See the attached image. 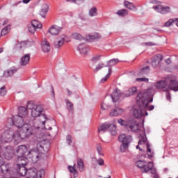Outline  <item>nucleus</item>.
<instances>
[{"instance_id":"59","label":"nucleus","mask_w":178,"mask_h":178,"mask_svg":"<svg viewBox=\"0 0 178 178\" xmlns=\"http://www.w3.org/2000/svg\"><path fill=\"white\" fill-rule=\"evenodd\" d=\"M171 60H170V58H168L165 60V63H167V65H170L171 63Z\"/></svg>"},{"instance_id":"31","label":"nucleus","mask_w":178,"mask_h":178,"mask_svg":"<svg viewBox=\"0 0 178 178\" xmlns=\"http://www.w3.org/2000/svg\"><path fill=\"white\" fill-rule=\"evenodd\" d=\"M106 72H107V74L106 76L100 80V83H105L108 81V79L111 77V74H112V69L111 67H106Z\"/></svg>"},{"instance_id":"32","label":"nucleus","mask_w":178,"mask_h":178,"mask_svg":"<svg viewBox=\"0 0 178 178\" xmlns=\"http://www.w3.org/2000/svg\"><path fill=\"white\" fill-rule=\"evenodd\" d=\"M149 73V67L146 66V67L142 68L139 71L138 76H139V77H141V76H145V75L148 74Z\"/></svg>"},{"instance_id":"61","label":"nucleus","mask_w":178,"mask_h":178,"mask_svg":"<svg viewBox=\"0 0 178 178\" xmlns=\"http://www.w3.org/2000/svg\"><path fill=\"white\" fill-rule=\"evenodd\" d=\"M67 92L68 95H72V91H70L69 89H67Z\"/></svg>"},{"instance_id":"36","label":"nucleus","mask_w":178,"mask_h":178,"mask_svg":"<svg viewBox=\"0 0 178 178\" xmlns=\"http://www.w3.org/2000/svg\"><path fill=\"white\" fill-rule=\"evenodd\" d=\"M15 125V117L13 118H8L6 121V126L10 127L9 129H13V126Z\"/></svg>"},{"instance_id":"42","label":"nucleus","mask_w":178,"mask_h":178,"mask_svg":"<svg viewBox=\"0 0 178 178\" xmlns=\"http://www.w3.org/2000/svg\"><path fill=\"white\" fill-rule=\"evenodd\" d=\"M129 149V145L122 143L120 146V152H126Z\"/></svg>"},{"instance_id":"46","label":"nucleus","mask_w":178,"mask_h":178,"mask_svg":"<svg viewBox=\"0 0 178 178\" xmlns=\"http://www.w3.org/2000/svg\"><path fill=\"white\" fill-rule=\"evenodd\" d=\"M6 88L5 87V86H2L0 88V95L1 97H5V95H6Z\"/></svg>"},{"instance_id":"17","label":"nucleus","mask_w":178,"mask_h":178,"mask_svg":"<svg viewBox=\"0 0 178 178\" xmlns=\"http://www.w3.org/2000/svg\"><path fill=\"white\" fill-rule=\"evenodd\" d=\"M159 1H156V10L159 13H161L162 15H166V13H170V7L169 6H163L159 5Z\"/></svg>"},{"instance_id":"35","label":"nucleus","mask_w":178,"mask_h":178,"mask_svg":"<svg viewBox=\"0 0 178 178\" xmlns=\"http://www.w3.org/2000/svg\"><path fill=\"white\" fill-rule=\"evenodd\" d=\"M88 15L90 16V17L97 16L98 15V9H97V7H92L90 8L89 10Z\"/></svg>"},{"instance_id":"4","label":"nucleus","mask_w":178,"mask_h":178,"mask_svg":"<svg viewBox=\"0 0 178 178\" xmlns=\"http://www.w3.org/2000/svg\"><path fill=\"white\" fill-rule=\"evenodd\" d=\"M26 108L28 111H31V116L32 118H38L40 116V123H42V124H45L47 117H45L44 115H42V112H44L42 106L35 104L34 102L31 101L27 103Z\"/></svg>"},{"instance_id":"52","label":"nucleus","mask_w":178,"mask_h":178,"mask_svg":"<svg viewBox=\"0 0 178 178\" xmlns=\"http://www.w3.org/2000/svg\"><path fill=\"white\" fill-rule=\"evenodd\" d=\"M142 45L143 47H154L155 46V43L152 42H147L142 43Z\"/></svg>"},{"instance_id":"29","label":"nucleus","mask_w":178,"mask_h":178,"mask_svg":"<svg viewBox=\"0 0 178 178\" xmlns=\"http://www.w3.org/2000/svg\"><path fill=\"white\" fill-rule=\"evenodd\" d=\"M98 38H101V35L98 33H95L94 35H88L86 37V41H89V42L94 41V40H98Z\"/></svg>"},{"instance_id":"28","label":"nucleus","mask_w":178,"mask_h":178,"mask_svg":"<svg viewBox=\"0 0 178 178\" xmlns=\"http://www.w3.org/2000/svg\"><path fill=\"white\" fill-rule=\"evenodd\" d=\"M27 111H29V109H27V107L26 108L23 106L19 107L18 116H21L26 119V117L27 116Z\"/></svg>"},{"instance_id":"38","label":"nucleus","mask_w":178,"mask_h":178,"mask_svg":"<svg viewBox=\"0 0 178 178\" xmlns=\"http://www.w3.org/2000/svg\"><path fill=\"white\" fill-rule=\"evenodd\" d=\"M100 58H101V56H99V55L94 56L91 58V65H92V66H95V63H97V62H98V60H99Z\"/></svg>"},{"instance_id":"48","label":"nucleus","mask_w":178,"mask_h":178,"mask_svg":"<svg viewBox=\"0 0 178 178\" xmlns=\"http://www.w3.org/2000/svg\"><path fill=\"white\" fill-rule=\"evenodd\" d=\"M135 81H137L138 83H148V81H149V79H148L147 78H137L136 79Z\"/></svg>"},{"instance_id":"34","label":"nucleus","mask_w":178,"mask_h":178,"mask_svg":"<svg viewBox=\"0 0 178 178\" xmlns=\"http://www.w3.org/2000/svg\"><path fill=\"white\" fill-rule=\"evenodd\" d=\"M124 6L125 8H127V9H129V10H136V6L131 2L125 1L124 2Z\"/></svg>"},{"instance_id":"22","label":"nucleus","mask_w":178,"mask_h":178,"mask_svg":"<svg viewBox=\"0 0 178 178\" xmlns=\"http://www.w3.org/2000/svg\"><path fill=\"white\" fill-rule=\"evenodd\" d=\"M77 50L81 55H87L88 54V47L86 44H81L77 47Z\"/></svg>"},{"instance_id":"57","label":"nucleus","mask_w":178,"mask_h":178,"mask_svg":"<svg viewBox=\"0 0 178 178\" xmlns=\"http://www.w3.org/2000/svg\"><path fill=\"white\" fill-rule=\"evenodd\" d=\"M97 162L98 165H99L100 166L104 165V159H99L98 160H97Z\"/></svg>"},{"instance_id":"49","label":"nucleus","mask_w":178,"mask_h":178,"mask_svg":"<svg viewBox=\"0 0 178 178\" xmlns=\"http://www.w3.org/2000/svg\"><path fill=\"white\" fill-rule=\"evenodd\" d=\"M118 62L119 60L117 58L111 60L108 63V66H115V65H118Z\"/></svg>"},{"instance_id":"45","label":"nucleus","mask_w":178,"mask_h":178,"mask_svg":"<svg viewBox=\"0 0 178 178\" xmlns=\"http://www.w3.org/2000/svg\"><path fill=\"white\" fill-rule=\"evenodd\" d=\"M163 60V56L162 54H157L156 56V62H158L157 66H161V62Z\"/></svg>"},{"instance_id":"43","label":"nucleus","mask_w":178,"mask_h":178,"mask_svg":"<svg viewBox=\"0 0 178 178\" xmlns=\"http://www.w3.org/2000/svg\"><path fill=\"white\" fill-rule=\"evenodd\" d=\"M65 2L70 3H74L75 5H80V3H83L84 0H65Z\"/></svg>"},{"instance_id":"13","label":"nucleus","mask_w":178,"mask_h":178,"mask_svg":"<svg viewBox=\"0 0 178 178\" xmlns=\"http://www.w3.org/2000/svg\"><path fill=\"white\" fill-rule=\"evenodd\" d=\"M44 170H38L36 168H29L27 170L26 178H42L44 176Z\"/></svg>"},{"instance_id":"41","label":"nucleus","mask_w":178,"mask_h":178,"mask_svg":"<svg viewBox=\"0 0 178 178\" xmlns=\"http://www.w3.org/2000/svg\"><path fill=\"white\" fill-rule=\"evenodd\" d=\"M10 31V26H7L1 30V35H6Z\"/></svg>"},{"instance_id":"51","label":"nucleus","mask_w":178,"mask_h":178,"mask_svg":"<svg viewBox=\"0 0 178 178\" xmlns=\"http://www.w3.org/2000/svg\"><path fill=\"white\" fill-rule=\"evenodd\" d=\"M103 67H105V65L104 64H99L98 66L95 67V69H94L95 73L99 72V70H101V69H102Z\"/></svg>"},{"instance_id":"14","label":"nucleus","mask_w":178,"mask_h":178,"mask_svg":"<svg viewBox=\"0 0 178 178\" xmlns=\"http://www.w3.org/2000/svg\"><path fill=\"white\" fill-rule=\"evenodd\" d=\"M2 152L5 159H7V161L13 158V148L12 147H3L2 145H0V154H2Z\"/></svg>"},{"instance_id":"33","label":"nucleus","mask_w":178,"mask_h":178,"mask_svg":"<svg viewBox=\"0 0 178 178\" xmlns=\"http://www.w3.org/2000/svg\"><path fill=\"white\" fill-rule=\"evenodd\" d=\"M48 9H49L48 4L43 3L40 9V15L44 16L48 12Z\"/></svg>"},{"instance_id":"50","label":"nucleus","mask_w":178,"mask_h":178,"mask_svg":"<svg viewBox=\"0 0 178 178\" xmlns=\"http://www.w3.org/2000/svg\"><path fill=\"white\" fill-rule=\"evenodd\" d=\"M68 170L71 173H74V175H76V173H77V169H76L75 165L68 166Z\"/></svg>"},{"instance_id":"55","label":"nucleus","mask_w":178,"mask_h":178,"mask_svg":"<svg viewBox=\"0 0 178 178\" xmlns=\"http://www.w3.org/2000/svg\"><path fill=\"white\" fill-rule=\"evenodd\" d=\"M66 140H67V143L68 145H70L72 143V136L67 135Z\"/></svg>"},{"instance_id":"26","label":"nucleus","mask_w":178,"mask_h":178,"mask_svg":"<svg viewBox=\"0 0 178 178\" xmlns=\"http://www.w3.org/2000/svg\"><path fill=\"white\" fill-rule=\"evenodd\" d=\"M119 97H120V90L116 88L114 90L111 95V98L113 99V102H117L118 99H119Z\"/></svg>"},{"instance_id":"19","label":"nucleus","mask_w":178,"mask_h":178,"mask_svg":"<svg viewBox=\"0 0 178 178\" xmlns=\"http://www.w3.org/2000/svg\"><path fill=\"white\" fill-rule=\"evenodd\" d=\"M124 113V109L115 107L114 109H112L110 111V116L115 117V116H122Z\"/></svg>"},{"instance_id":"47","label":"nucleus","mask_w":178,"mask_h":178,"mask_svg":"<svg viewBox=\"0 0 178 178\" xmlns=\"http://www.w3.org/2000/svg\"><path fill=\"white\" fill-rule=\"evenodd\" d=\"M175 22H176V20L175 19H170L168 21H167L164 26L165 27H170V26H172V24H173V23H175Z\"/></svg>"},{"instance_id":"56","label":"nucleus","mask_w":178,"mask_h":178,"mask_svg":"<svg viewBox=\"0 0 178 178\" xmlns=\"http://www.w3.org/2000/svg\"><path fill=\"white\" fill-rule=\"evenodd\" d=\"M165 92L166 93V99L167 101H169L170 102L171 99H172V96L170 95V92H169V91H165Z\"/></svg>"},{"instance_id":"54","label":"nucleus","mask_w":178,"mask_h":178,"mask_svg":"<svg viewBox=\"0 0 178 178\" xmlns=\"http://www.w3.org/2000/svg\"><path fill=\"white\" fill-rule=\"evenodd\" d=\"M97 151L99 155H104V154H102V147H101L100 145H97Z\"/></svg>"},{"instance_id":"39","label":"nucleus","mask_w":178,"mask_h":178,"mask_svg":"<svg viewBox=\"0 0 178 178\" xmlns=\"http://www.w3.org/2000/svg\"><path fill=\"white\" fill-rule=\"evenodd\" d=\"M149 8L156 10V0H151L149 3Z\"/></svg>"},{"instance_id":"25","label":"nucleus","mask_w":178,"mask_h":178,"mask_svg":"<svg viewBox=\"0 0 178 178\" xmlns=\"http://www.w3.org/2000/svg\"><path fill=\"white\" fill-rule=\"evenodd\" d=\"M76 163H77V168L79 169V172H84L85 170L84 161L79 157L76 160Z\"/></svg>"},{"instance_id":"23","label":"nucleus","mask_w":178,"mask_h":178,"mask_svg":"<svg viewBox=\"0 0 178 178\" xmlns=\"http://www.w3.org/2000/svg\"><path fill=\"white\" fill-rule=\"evenodd\" d=\"M25 48H27V42L26 41L18 42L14 46V49L16 51H21V49H24Z\"/></svg>"},{"instance_id":"63","label":"nucleus","mask_w":178,"mask_h":178,"mask_svg":"<svg viewBox=\"0 0 178 178\" xmlns=\"http://www.w3.org/2000/svg\"><path fill=\"white\" fill-rule=\"evenodd\" d=\"M2 52H3V49L0 48V54H2Z\"/></svg>"},{"instance_id":"1","label":"nucleus","mask_w":178,"mask_h":178,"mask_svg":"<svg viewBox=\"0 0 178 178\" xmlns=\"http://www.w3.org/2000/svg\"><path fill=\"white\" fill-rule=\"evenodd\" d=\"M24 120H26V118L20 115L14 116V126L19 130H15L13 128L6 129L1 135V143L3 144V143L14 141L15 144H19L23 140L33 136L35 133L34 127L24 122Z\"/></svg>"},{"instance_id":"18","label":"nucleus","mask_w":178,"mask_h":178,"mask_svg":"<svg viewBox=\"0 0 178 178\" xmlns=\"http://www.w3.org/2000/svg\"><path fill=\"white\" fill-rule=\"evenodd\" d=\"M131 140V136H126V134H122L118 138V141H120V143H122V144H126L127 145H129Z\"/></svg>"},{"instance_id":"3","label":"nucleus","mask_w":178,"mask_h":178,"mask_svg":"<svg viewBox=\"0 0 178 178\" xmlns=\"http://www.w3.org/2000/svg\"><path fill=\"white\" fill-rule=\"evenodd\" d=\"M157 88H163V91H178V81L172 75H168L164 81L157 82Z\"/></svg>"},{"instance_id":"15","label":"nucleus","mask_w":178,"mask_h":178,"mask_svg":"<svg viewBox=\"0 0 178 178\" xmlns=\"http://www.w3.org/2000/svg\"><path fill=\"white\" fill-rule=\"evenodd\" d=\"M31 26L32 27L29 28V31L31 34H34L37 30H41L42 29V24L35 19L32 20Z\"/></svg>"},{"instance_id":"24","label":"nucleus","mask_w":178,"mask_h":178,"mask_svg":"<svg viewBox=\"0 0 178 178\" xmlns=\"http://www.w3.org/2000/svg\"><path fill=\"white\" fill-rule=\"evenodd\" d=\"M21 66H26L30 63V54H25L24 55L19 61Z\"/></svg>"},{"instance_id":"16","label":"nucleus","mask_w":178,"mask_h":178,"mask_svg":"<svg viewBox=\"0 0 178 178\" xmlns=\"http://www.w3.org/2000/svg\"><path fill=\"white\" fill-rule=\"evenodd\" d=\"M65 40H66V36L65 35H62L58 37L54 42V47L56 49H60V48H62L65 44Z\"/></svg>"},{"instance_id":"7","label":"nucleus","mask_w":178,"mask_h":178,"mask_svg":"<svg viewBox=\"0 0 178 178\" xmlns=\"http://www.w3.org/2000/svg\"><path fill=\"white\" fill-rule=\"evenodd\" d=\"M147 149V155L149 159L154 158V152H152V149H151V146L148 143V140H147V136L145 135L141 136L138 141V145L136 146V149H140V151H144V149Z\"/></svg>"},{"instance_id":"8","label":"nucleus","mask_w":178,"mask_h":178,"mask_svg":"<svg viewBox=\"0 0 178 178\" xmlns=\"http://www.w3.org/2000/svg\"><path fill=\"white\" fill-rule=\"evenodd\" d=\"M118 123L121 126H124L127 129H130L132 131H138V130H140V127L138 126V124L136 122L134 119H129L127 121H125L123 119H118Z\"/></svg>"},{"instance_id":"64","label":"nucleus","mask_w":178,"mask_h":178,"mask_svg":"<svg viewBox=\"0 0 178 178\" xmlns=\"http://www.w3.org/2000/svg\"><path fill=\"white\" fill-rule=\"evenodd\" d=\"M80 17H81V19L82 20H86V17H81V16H80Z\"/></svg>"},{"instance_id":"58","label":"nucleus","mask_w":178,"mask_h":178,"mask_svg":"<svg viewBox=\"0 0 178 178\" xmlns=\"http://www.w3.org/2000/svg\"><path fill=\"white\" fill-rule=\"evenodd\" d=\"M152 65L153 66V67H156V59L155 58H152Z\"/></svg>"},{"instance_id":"53","label":"nucleus","mask_w":178,"mask_h":178,"mask_svg":"<svg viewBox=\"0 0 178 178\" xmlns=\"http://www.w3.org/2000/svg\"><path fill=\"white\" fill-rule=\"evenodd\" d=\"M67 108L69 111L73 110V104L70 102L69 100H67Z\"/></svg>"},{"instance_id":"12","label":"nucleus","mask_w":178,"mask_h":178,"mask_svg":"<svg viewBox=\"0 0 178 178\" xmlns=\"http://www.w3.org/2000/svg\"><path fill=\"white\" fill-rule=\"evenodd\" d=\"M106 130H109L112 136H116L117 132H116V125L115 124H110L108 123H104L98 129L99 133H105Z\"/></svg>"},{"instance_id":"11","label":"nucleus","mask_w":178,"mask_h":178,"mask_svg":"<svg viewBox=\"0 0 178 178\" xmlns=\"http://www.w3.org/2000/svg\"><path fill=\"white\" fill-rule=\"evenodd\" d=\"M0 170L1 173L4 175H12L13 173V170L10 168V163H4L3 158L2 156H0Z\"/></svg>"},{"instance_id":"40","label":"nucleus","mask_w":178,"mask_h":178,"mask_svg":"<svg viewBox=\"0 0 178 178\" xmlns=\"http://www.w3.org/2000/svg\"><path fill=\"white\" fill-rule=\"evenodd\" d=\"M72 38H74V40H79V41H81V40H83V36L78 33H72Z\"/></svg>"},{"instance_id":"10","label":"nucleus","mask_w":178,"mask_h":178,"mask_svg":"<svg viewBox=\"0 0 178 178\" xmlns=\"http://www.w3.org/2000/svg\"><path fill=\"white\" fill-rule=\"evenodd\" d=\"M17 169L14 170L13 168H12V165L10 164V168L13 170V173L10 175H4V176H12L13 175H16V173H18L19 176H26L27 175V169H26V164L22 165V161L17 162Z\"/></svg>"},{"instance_id":"9","label":"nucleus","mask_w":178,"mask_h":178,"mask_svg":"<svg viewBox=\"0 0 178 178\" xmlns=\"http://www.w3.org/2000/svg\"><path fill=\"white\" fill-rule=\"evenodd\" d=\"M17 162H21V165L27 163V158L24 157V154L27 152V146L20 145L16 149Z\"/></svg>"},{"instance_id":"5","label":"nucleus","mask_w":178,"mask_h":178,"mask_svg":"<svg viewBox=\"0 0 178 178\" xmlns=\"http://www.w3.org/2000/svg\"><path fill=\"white\" fill-rule=\"evenodd\" d=\"M47 144V140L44 139L38 140L36 149H33L28 153V158L32 160L33 163H35L40 158V154L44 153V145Z\"/></svg>"},{"instance_id":"62","label":"nucleus","mask_w":178,"mask_h":178,"mask_svg":"<svg viewBox=\"0 0 178 178\" xmlns=\"http://www.w3.org/2000/svg\"><path fill=\"white\" fill-rule=\"evenodd\" d=\"M5 24H8V21H4V22L3 23V26H5Z\"/></svg>"},{"instance_id":"21","label":"nucleus","mask_w":178,"mask_h":178,"mask_svg":"<svg viewBox=\"0 0 178 178\" xmlns=\"http://www.w3.org/2000/svg\"><path fill=\"white\" fill-rule=\"evenodd\" d=\"M61 31H62V28L56 25L51 26L48 31L49 34H51V35H58V34H59V33H60Z\"/></svg>"},{"instance_id":"27","label":"nucleus","mask_w":178,"mask_h":178,"mask_svg":"<svg viewBox=\"0 0 178 178\" xmlns=\"http://www.w3.org/2000/svg\"><path fill=\"white\" fill-rule=\"evenodd\" d=\"M134 94H137V87H131L124 92L125 97H130Z\"/></svg>"},{"instance_id":"30","label":"nucleus","mask_w":178,"mask_h":178,"mask_svg":"<svg viewBox=\"0 0 178 178\" xmlns=\"http://www.w3.org/2000/svg\"><path fill=\"white\" fill-rule=\"evenodd\" d=\"M17 72V70L16 69H11V70H8L4 71L3 72V77H12V76H13V74H15V73H16Z\"/></svg>"},{"instance_id":"20","label":"nucleus","mask_w":178,"mask_h":178,"mask_svg":"<svg viewBox=\"0 0 178 178\" xmlns=\"http://www.w3.org/2000/svg\"><path fill=\"white\" fill-rule=\"evenodd\" d=\"M41 48L43 52H49L51 51V44L47 39H42L41 42Z\"/></svg>"},{"instance_id":"6","label":"nucleus","mask_w":178,"mask_h":178,"mask_svg":"<svg viewBox=\"0 0 178 178\" xmlns=\"http://www.w3.org/2000/svg\"><path fill=\"white\" fill-rule=\"evenodd\" d=\"M136 166L141 170L143 173H147V172L150 170L153 177L156 178V170L154 168V163L151 161L147 163L145 161L139 160L136 162Z\"/></svg>"},{"instance_id":"60","label":"nucleus","mask_w":178,"mask_h":178,"mask_svg":"<svg viewBox=\"0 0 178 178\" xmlns=\"http://www.w3.org/2000/svg\"><path fill=\"white\" fill-rule=\"evenodd\" d=\"M31 1H33V0H22V3H29Z\"/></svg>"},{"instance_id":"37","label":"nucleus","mask_w":178,"mask_h":178,"mask_svg":"<svg viewBox=\"0 0 178 178\" xmlns=\"http://www.w3.org/2000/svg\"><path fill=\"white\" fill-rule=\"evenodd\" d=\"M116 15H118V16H122V17L127 16V15H129V11H127V10L126 9H122L117 11Z\"/></svg>"},{"instance_id":"2","label":"nucleus","mask_w":178,"mask_h":178,"mask_svg":"<svg viewBox=\"0 0 178 178\" xmlns=\"http://www.w3.org/2000/svg\"><path fill=\"white\" fill-rule=\"evenodd\" d=\"M152 94L148 92H140L136 97L137 107L132 108V115L136 119H141L143 116H148L147 111H152L154 106H148L149 102H152Z\"/></svg>"},{"instance_id":"44","label":"nucleus","mask_w":178,"mask_h":178,"mask_svg":"<svg viewBox=\"0 0 178 178\" xmlns=\"http://www.w3.org/2000/svg\"><path fill=\"white\" fill-rule=\"evenodd\" d=\"M111 108V105H109L108 103H105L104 102H102L101 104V109L102 111H106V109H109Z\"/></svg>"}]
</instances>
